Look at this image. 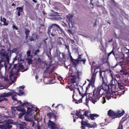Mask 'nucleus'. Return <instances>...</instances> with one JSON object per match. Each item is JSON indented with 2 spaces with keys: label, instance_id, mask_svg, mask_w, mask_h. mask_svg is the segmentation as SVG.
<instances>
[{
  "label": "nucleus",
  "instance_id": "f257e3e1",
  "mask_svg": "<svg viewBox=\"0 0 129 129\" xmlns=\"http://www.w3.org/2000/svg\"><path fill=\"white\" fill-rule=\"evenodd\" d=\"M101 87H98L95 88L93 91V94L89 93L88 95V99L91 101L93 103H95L98 101L101 96L104 95L107 91L102 89Z\"/></svg>",
  "mask_w": 129,
  "mask_h": 129
},
{
  "label": "nucleus",
  "instance_id": "f03ea898",
  "mask_svg": "<svg viewBox=\"0 0 129 129\" xmlns=\"http://www.w3.org/2000/svg\"><path fill=\"white\" fill-rule=\"evenodd\" d=\"M47 33L53 37L57 35L58 33L60 34H64L65 33V31L59 26L55 24H51L48 27Z\"/></svg>",
  "mask_w": 129,
  "mask_h": 129
},
{
  "label": "nucleus",
  "instance_id": "7ed1b4c3",
  "mask_svg": "<svg viewBox=\"0 0 129 129\" xmlns=\"http://www.w3.org/2000/svg\"><path fill=\"white\" fill-rule=\"evenodd\" d=\"M44 67H45L46 69L45 71V72H46L47 71H49V75L48 76V78H50L52 79L51 80V81H52L53 79H54L55 77V74H56L55 73L53 72V71L54 69V68L53 67L52 64H49L48 67L47 63H45L44 64Z\"/></svg>",
  "mask_w": 129,
  "mask_h": 129
},
{
  "label": "nucleus",
  "instance_id": "20e7f679",
  "mask_svg": "<svg viewBox=\"0 0 129 129\" xmlns=\"http://www.w3.org/2000/svg\"><path fill=\"white\" fill-rule=\"evenodd\" d=\"M124 112V110H123L121 112L120 111H118L117 113H115L110 109L108 111V115L109 116L111 117L113 119L117 117H120L123 115Z\"/></svg>",
  "mask_w": 129,
  "mask_h": 129
},
{
  "label": "nucleus",
  "instance_id": "39448f33",
  "mask_svg": "<svg viewBox=\"0 0 129 129\" xmlns=\"http://www.w3.org/2000/svg\"><path fill=\"white\" fill-rule=\"evenodd\" d=\"M111 77L112 78V80H111L110 84H107V85H108L109 86V90H108V91H107L104 94V96L105 95V96L107 95H109L110 94V96H111V93H110V89L111 90L112 92L114 91V90L116 89V86L115 85V79H113V75L112 74L111 75Z\"/></svg>",
  "mask_w": 129,
  "mask_h": 129
},
{
  "label": "nucleus",
  "instance_id": "423d86ee",
  "mask_svg": "<svg viewBox=\"0 0 129 129\" xmlns=\"http://www.w3.org/2000/svg\"><path fill=\"white\" fill-rule=\"evenodd\" d=\"M105 73L104 71H102L100 70V77L101 78H102L103 80L102 84L101 86H99L98 87H101L102 88V89H103L107 91L108 90H109V86L107 85V83L106 82H105L104 80V77H105Z\"/></svg>",
  "mask_w": 129,
  "mask_h": 129
},
{
  "label": "nucleus",
  "instance_id": "0eeeda50",
  "mask_svg": "<svg viewBox=\"0 0 129 129\" xmlns=\"http://www.w3.org/2000/svg\"><path fill=\"white\" fill-rule=\"evenodd\" d=\"M56 57L59 61L62 62L66 61V55L63 53H61L60 51L57 52L56 54Z\"/></svg>",
  "mask_w": 129,
  "mask_h": 129
},
{
  "label": "nucleus",
  "instance_id": "6e6552de",
  "mask_svg": "<svg viewBox=\"0 0 129 129\" xmlns=\"http://www.w3.org/2000/svg\"><path fill=\"white\" fill-rule=\"evenodd\" d=\"M10 92L8 93H4L1 94L0 95V97L1 100H2V102L3 101H7V99L5 98V97H7L10 96Z\"/></svg>",
  "mask_w": 129,
  "mask_h": 129
},
{
  "label": "nucleus",
  "instance_id": "1a4fd4ad",
  "mask_svg": "<svg viewBox=\"0 0 129 129\" xmlns=\"http://www.w3.org/2000/svg\"><path fill=\"white\" fill-rule=\"evenodd\" d=\"M117 83L119 89L123 88V86L126 85L125 83V80H124L122 81H118Z\"/></svg>",
  "mask_w": 129,
  "mask_h": 129
},
{
  "label": "nucleus",
  "instance_id": "9d476101",
  "mask_svg": "<svg viewBox=\"0 0 129 129\" xmlns=\"http://www.w3.org/2000/svg\"><path fill=\"white\" fill-rule=\"evenodd\" d=\"M81 123L82 125L81 127V129H85V126L88 127L89 126L88 125L89 124V123H88L87 122L84 121L83 120H82Z\"/></svg>",
  "mask_w": 129,
  "mask_h": 129
},
{
  "label": "nucleus",
  "instance_id": "9b49d317",
  "mask_svg": "<svg viewBox=\"0 0 129 129\" xmlns=\"http://www.w3.org/2000/svg\"><path fill=\"white\" fill-rule=\"evenodd\" d=\"M51 11L53 12L52 14H51L50 16L52 17L54 16L55 17V19H60V17H58L57 18V16L59 15H58L59 14V13L56 12H54V10H51Z\"/></svg>",
  "mask_w": 129,
  "mask_h": 129
},
{
  "label": "nucleus",
  "instance_id": "f8f14e48",
  "mask_svg": "<svg viewBox=\"0 0 129 129\" xmlns=\"http://www.w3.org/2000/svg\"><path fill=\"white\" fill-rule=\"evenodd\" d=\"M18 93L15 92H10V96H12V100L14 101H17V99L16 98V95Z\"/></svg>",
  "mask_w": 129,
  "mask_h": 129
},
{
  "label": "nucleus",
  "instance_id": "ddd939ff",
  "mask_svg": "<svg viewBox=\"0 0 129 129\" xmlns=\"http://www.w3.org/2000/svg\"><path fill=\"white\" fill-rule=\"evenodd\" d=\"M23 6H22L21 7H17L16 8V9L18 11L17 13L16 14L18 16H19L23 12Z\"/></svg>",
  "mask_w": 129,
  "mask_h": 129
},
{
  "label": "nucleus",
  "instance_id": "4468645a",
  "mask_svg": "<svg viewBox=\"0 0 129 129\" xmlns=\"http://www.w3.org/2000/svg\"><path fill=\"white\" fill-rule=\"evenodd\" d=\"M70 58L71 60L74 65L76 66L77 64L79 63V59H74L71 55H70Z\"/></svg>",
  "mask_w": 129,
  "mask_h": 129
},
{
  "label": "nucleus",
  "instance_id": "2eb2a0df",
  "mask_svg": "<svg viewBox=\"0 0 129 129\" xmlns=\"http://www.w3.org/2000/svg\"><path fill=\"white\" fill-rule=\"evenodd\" d=\"M73 15H72L69 14L67 16V20L69 23H73L72 18Z\"/></svg>",
  "mask_w": 129,
  "mask_h": 129
},
{
  "label": "nucleus",
  "instance_id": "dca6fc26",
  "mask_svg": "<svg viewBox=\"0 0 129 129\" xmlns=\"http://www.w3.org/2000/svg\"><path fill=\"white\" fill-rule=\"evenodd\" d=\"M118 65L120 66L122 68L125 67V62L123 61H122L120 62H118L116 65L113 67V68H115Z\"/></svg>",
  "mask_w": 129,
  "mask_h": 129
},
{
  "label": "nucleus",
  "instance_id": "f3484780",
  "mask_svg": "<svg viewBox=\"0 0 129 129\" xmlns=\"http://www.w3.org/2000/svg\"><path fill=\"white\" fill-rule=\"evenodd\" d=\"M47 115L49 117V119H51L52 117H53L55 120H56V117L57 116L55 115L53 113L50 112L48 113L47 114Z\"/></svg>",
  "mask_w": 129,
  "mask_h": 129
},
{
  "label": "nucleus",
  "instance_id": "a211bd4d",
  "mask_svg": "<svg viewBox=\"0 0 129 129\" xmlns=\"http://www.w3.org/2000/svg\"><path fill=\"white\" fill-rule=\"evenodd\" d=\"M57 42L58 44L60 45L65 44V40L61 37H59L58 39Z\"/></svg>",
  "mask_w": 129,
  "mask_h": 129
},
{
  "label": "nucleus",
  "instance_id": "6ab92c4d",
  "mask_svg": "<svg viewBox=\"0 0 129 129\" xmlns=\"http://www.w3.org/2000/svg\"><path fill=\"white\" fill-rule=\"evenodd\" d=\"M79 94L82 97L79 100H78V102H77L76 103L77 104H78L80 103H81L82 102V99L85 96L86 94H85H85H84L83 93H82L80 90H79Z\"/></svg>",
  "mask_w": 129,
  "mask_h": 129
},
{
  "label": "nucleus",
  "instance_id": "aec40b11",
  "mask_svg": "<svg viewBox=\"0 0 129 129\" xmlns=\"http://www.w3.org/2000/svg\"><path fill=\"white\" fill-rule=\"evenodd\" d=\"M70 77L71 76V81L72 83L74 84L76 82V75H72V74L69 75Z\"/></svg>",
  "mask_w": 129,
  "mask_h": 129
},
{
  "label": "nucleus",
  "instance_id": "412c9836",
  "mask_svg": "<svg viewBox=\"0 0 129 129\" xmlns=\"http://www.w3.org/2000/svg\"><path fill=\"white\" fill-rule=\"evenodd\" d=\"M19 88L18 93L17 95H23L24 94V92H22L23 89L24 88V87L22 86H20L19 87Z\"/></svg>",
  "mask_w": 129,
  "mask_h": 129
},
{
  "label": "nucleus",
  "instance_id": "4be33fe9",
  "mask_svg": "<svg viewBox=\"0 0 129 129\" xmlns=\"http://www.w3.org/2000/svg\"><path fill=\"white\" fill-rule=\"evenodd\" d=\"M99 116V115L96 114H90L89 118L92 120H94L95 119V117H97Z\"/></svg>",
  "mask_w": 129,
  "mask_h": 129
},
{
  "label": "nucleus",
  "instance_id": "5701e85b",
  "mask_svg": "<svg viewBox=\"0 0 129 129\" xmlns=\"http://www.w3.org/2000/svg\"><path fill=\"white\" fill-rule=\"evenodd\" d=\"M6 19L4 17L3 18V19H2V16H1V20L2 22L3 21L4 23V25H6L7 26L8 24V23H7L6 22Z\"/></svg>",
  "mask_w": 129,
  "mask_h": 129
},
{
  "label": "nucleus",
  "instance_id": "b1692460",
  "mask_svg": "<svg viewBox=\"0 0 129 129\" xmlns=\"http://www.w3.org/2000/svg\"><path fill=\"white\" fill-rule=\"evenodd\" d=\"M69 88L71 91H74L75 89H76V88L75 87V85L74 84L72 83L69 86Z\"/></svg>",
  "mask_w": 129,
  "mask_h": 129
},
{
  "label": "nucleus",
  "instance_id": "393cba45",
  "mask_svg": "<svg viewBox=\"0 0 129 129\" xmlns=\"http://www.w3.org/2000/svg\"><path fill=\"white\" fill-rule=\"evenodd\" d=\"M17 110L20 112H22L24 114H25L26 113V110L24 108H19L17 109Z\"/></svg>",
  "mask_w": 129,
  "mask_h": 129
},
{
  "label": "nucleus",
  "instance_id": "a878e982",
  "mask_svg": "<svg viewBox=\"0 0 129 129\" xmlns=\"http://www.w3.org/2000/svg\"><path fill=\"white\" fill-rule=\"evenodd\" d=\"M88 128H90L92 127H96L97 125L95 123H94L93 124L91 125L90 123H89Z\"/></svg>",
  "mask_w": 129,
  "mask_h": 129
},
{
  "label": "nucleus",
  "instance_id": "bb28decb",
  "mask_svg": "<svg viewBox=\"0 0 129 129\" xmlns=\"http://www.w3.org/2000/svg\"><path fill=\"white\" fill-rule=\"evenodd\" d=\"M32 109L30 107H28L27 108V114H29L31 113V112L32 111Z\"/></svg>",
  "mask_w": 129,
  "mask_h": 129
},
{
  "label": "nucleus",
  "instance_id": "cd10ccee",
  "mask_svg": "<svg viewBox=\"0 0 129 129\" xmlns=\"http://www.w3.org/2000/svg\"><path fill=\"white\" fill-rule=\"evenodd\" d=\"M97 73V72H96L95 73L93 72V73L92 74V76L91 77V79L93 80H95V78L96 76V74Z\"/></svg>",
  "mask_w": 129,
  "mask_h": 129
},
{
  "label": "nucleus",
  "instance_id": "c85d7f7f",
  "mask_svg": "<svg viewBox=\"0 0 129 129\" xmlns=\"http://www.w3.org/2000/svg\"><path fill=\"white\" fill-rule=\"evenodd\" d=\"M5 125L7 129H10L12 127L11 125L9 123L5 124Z\"/></svg>",
  "mask_w": 129,
  "mask_h": 129
},
{
  "label": "nucleus",
  "instance_id": "c756f323",
  "mask_svg": "<svg viewBox=\"0 0 129 129\" xmlns=\"http://www.w3.org/2000/svg\"><path fill=\"white\" fill-rule=\"evenodd\" d=\"M123 88H119L120 89L119 90H118V93H120V91H121V93H121V94H123L124 93V92H125V90Z\"/></svg>",
  "mask_w": 129,
  "mask_h": 129
},
{
  "label": "nucleus",
  "instance_id": "7c9ffc66",
  "mask_svg": "<svg viewBox=\"0 0 129 129\" xmlns=\"http://www.w3.org/2000/svg\"><path fill=\"white\" fill-rule=\"evenodd\" d=\"M28 103L27 102H24L23 103H22L21 104V106L22 107L26 106L27 107L28 106Z\"/></svg>",
  "mask_w": 129,
  "mask_h": 129
},
{
  "label": "nucleus",
  "instance_id": "2f4dec72",
  "mask_svg": "<svg viewBox=\"0 0 129 129\" xmlns=\"http://www.w3.org/2000/svg\"><path fill=\"white\" fill-rule=\"evenodd\" d=\"M95 81V80H93V79H91L90 82L88 84H90V86L91 85H94Z\"/></svg>",
  "mask_w": 129,
  "mask_h": 129
},
{
  "label": "nucleus",
  "instance_id": "473e14b6",
  "mask_svg": "<svg viewBox=\"0 0 129 129\" xmlns=\"http://www.w3.org/2000/svg\"><path fill=\"white\" fill-rule=\"evenodd\" d=\"M73 96H72V98L73 99V101H74L75 102V103H76V102H78V100H77L75 98H74V95L75 94V93H76L75 92V91H73Z\"/></svg>",
  "mask_w": 129,
  "mask_h": 129
},
{
  "label": "nucleus",
  "instance_id": "72a5a7b5",
  "mask_svg": "<svg viewBox=\"0 0 129 129\" xmlns=\"http://www.w3.org/2000/svg\"><path fill=\"white\" fill-rule=\"evenodd\" d=\"M25 33L26 35H29L30 31L28 29L25 28Z\"/></svg>",
  "mask_w": 129,
  "mask_h": 129
},
{
  "label": "nucleus",
  "instance_id": "f704fd0d",
  "mask_svg": "<svg viewBox=\"0 0 129 129\" xmlns=\"http://www.w3.org/2000/svg\"><path fill=\"white\" fill-rule=\"evenodd\" d=\"M90 84H88L87 87L86 88V90L85 91V94H87V91L90 88Z\"/></svg>",
  "mask_w": 129,
  "mask_h": 129
},
{
  "label": "nucleus",
  "instance_id": "c9c22d12",
  "mask_svg": "<svg viewBox=\"0 0 129 129\" xmlns=\"http://www.w3.org/2000/svg\"><path fill=\"white\" fill-rule=\"evenodd\" d=\"M83 114H80L79 116L77 118L78 119V118H80L83 120L84 118V116Z\"/></svg>",
  "mask_w": 129,
  "mask_h": 129
},
{
  "label": "nucleus",
  "instance_id": "e433bc0d",
  "mask_svg": "<svg viewBox=\"0 0 129 129\" xmlns=\"http://www.w3.org/2000/svg\"><path fill=\"white\" fill-rule=\"evenodd\" d=\"M88 114V112L87 111H85V112H84V114H83V115H84L85 116H87V117L88 119H89V116H88L87 115V114Z\"/></svg>",
  "mask_w": 129,
  "mask_h": 129
},
{
  "label": "nucleus",
  "instance_id": "4c0bfd02",
  "mask_svg": "<svg viewBox=\"0 0 129 129\" xmlns=\"http://www.w3.org/2000/svg\"><path fill=\"white\" fill-rule=\"evenodd\" d=\"M81 113V111H78L77 110V111L76 112V113L74 114V115H76L77 116H79L80 114Z\"/></svg>",
  "mask_w": 129,
  "mask_h": 129
},
{
  "label": "nucleus",
  "instance_id": "58836bf2",
  "mask_svg": "<svg viewBox=\"0 0 129 129\" xmlns=\"http://www.w3.org/2000/svg\"><path fill=\"white\" fill-rule=\"evenodd\" d=\"M0 128L1 129H7L5 124L4 125H0Z\"/></svg>",
  "mask_w": 129,
  "mask_h": 129
},
{
  "label": "nucleus",
  "instance_id": "ea45409f",
  "mask_svg": "<svg viewBox=\"0 0 129 129\" xmlns=\"http://www.w3.org/2000/svg\"><path fill=\"white\" fill-rule=\"evenodd\" d=\"M80 61H82L83 62V63L84 65H85V64L86 62V59H81L80 60L79 59V62Z\"/></svg>",
  "mask_w": 129,
  "mask_h": 129
},
{
  "label": "nucleus",
  "instance_id": "a19ab883",
  "mask_svg": "<svg viewBox=\"0 0 129 129\" xmlns=\"http://www.w3.org/2000/svg\"><path fill=\"white\" fill-rule=\"evenodd\" d=\"M106 102V100L104 96H103L102 98V102L103 104H104Z\"/></svg>",
  "mask_w": 129,
  "mask_h": 129
},
{
  "label": "nucleus",
  "instance_id": "79ce46f5",
  "mask_svg": "<svg viewBox=\"0 0 129 129\" xmlns=\"http://www.w3.org/2000/svg\"><path fill=\"white\" fill-rule=\"evenodd\" d=\"M117 129H123V125L122 124H121L120 123Z\"/></svg>",
  "mask_w": 129,
  "mask_h": 129
},
{
  "label": "nucleus",
  "instance_id": "37998d69",
  "mask_svg": "<svg viewBox=\"0 0 129 129\" xmlns=\"http://www.w3.org/2000/svg\"><path fill=\"white\" fill-rule=\"evenodd\" d=\"M69 40L71 43L75 45V42L74 40L71 39H70Z\"/></svg>",
  "mask_w": 129,
  "mask_h": 129
},
{
  "label": "nucleus",
  "instance_id": "c03bdc74",
  "mask_svg": "<svg viewBox=\"0 0 129 129\" xmlns=\"http://www.w3.org/2000/svg\"><path fill=\"white\" fill-rule=\"evenodd\" d=\"M31 53V51L30 50L27 51V56H29L30 55V54Z\"/></svg>",
  "mask_w": 129,
  "mask_h": 129
},
{
  "label": "nucleus",
  "instance_id": "a18cd8bd",
  "mask_svg": "<svg viewBox=\"0 0 129 129\" xmlns=\"http://www.w3.org/2000/svg\"><path fill=\"white\" fill-rule=\"evenodd\" d=\"M65 49H67L68 50V52H69V46L68 45H65Z\"/></svg>",
  "mask_w": 129,
  "mask_h": 129
},
{
  "label": "nucleus",
  "instance_id": "49530a36",
  "mask_svg": "<svg viewBox=\"0 0 129 129\" xmlns=\"http://www.w3.org/2000/svg\"><path fill=\"white\" fill-rule=\"evenodd\" d=\"M32 59L31 58H29L27 60V62L29 64L31 63Z\"/></svg>",
  "mask_w": 129,
  "mask_h": 129
},
{
  "label": "nucleus",
  "instance_id": "de8ad7c7",
  "mask_svg": "<svg viewBox=\"0 0 129 129\" xmlns=\"http://www.w3.org/2000/svg\"><path fill=\"white\" fill-rule=\"evenodd\" d=\"M100 67V65L95 66V68L94 70V72H95V71L96 69H99Z\"/></svg>",
  "mask_w": 129,
  "mask_h": 129
},
{
  "label": "nucleus",
  "instance_id": "09e8293b",
  "mask_svg": "<svg viewBox=\"0 0 129 129\" xmlns=\"http://www.w3.org/2000/svg\"><path fill=\"white\" fill-rule=\"evenodd\" d=\"M24 114L23 113H20L19 114V118H20L21 117L23 116V115H24Z\"/></svg>",
  "mask_w": 129,
  "mask_h": 129
},
{
  "label": "nucleus",
  "instance_id": "8fccbe9b",
  "mask_svg": "<svg viewBox=\"0 0 129 129\" xmlns=\"http://www.w3.org/2000/svg\"><path fill=\"white\" fill-rule=\"evenodd\" d=\"M12 71L11 70V72H10V75H9V78L10 79H11V78L13 76H14V74L12 73L11 72Z\"/></svg>",
  "mask_w": 129,
  "mask_h": 129
},
{
  "label": "nucleus",
  "instance_id": "3c124183",
  "mask_svg": "<svg viewBox=\"0 0 129 129\" xmlns=\"http://www.w3.org/2000/svg\"><path fill=\"white\" fill-rule=\"evenodd\" d=\"M18 65L17 64H14L13 66L14 68L15 69H17L18 68Z\"/></svg>",
  "mask_w": 129,
  "mask_h": 129
},
{
  "label": "nucleus",
  "instance_id": "603ef678",
  "mask_svg": "<svg viewBox=\"0 0 129 129\" xmlns=\"http://www.w3.org/2000/svg\"><path fill=\"white\" fill-rule=\"evenodd\" d=\"M39 52V49L37 50L35 53V55H37L38 53Z\"/></svg>",
  "mask_w": 129,
  "mask_h": 129
},
{
  "label": "nucleus",
  "instance_id": "864d4df0",
  "mask_svg": "<svg viewBox=\"0 0 129 129\" xmlns=\"http://www.w3.org/2000/svg\"><path fill=\"white\" fill-rule=\"evenodd\" d=\"M51 49H50L48 53L47 54V56L48 57L51 55Z\"/></svg>",
  "mask_w": 129,
  "mask_h": 129
},
{
  "label": "nucleus",
  "instance_id": "5fc2aeb1",
  "mask_svg": "<svg viewBox=\"0 0 129 129\" xmlns=\"http://www.w3.org/2000/svg\"><path fill=\"white\" fill-rule=\"evenodd\" d=\"M29 40L31 41H34V39L33 38V37L32 36H30L29 38Z\"/></svg>",
  "mask_w": 129,
  "mask_h": 129
},
{
  "label": "nucleus",
  "instance_id": "6e6d98bb",
  "mask_svg": "<svg viewBox=\"0 0 129 129\" xmlns=\"http://www.w3.org/2000/svg\"><path fill=\"white\" fill-rule=\"evenodd\" d=\"M12 27L13 28V29H15L16 30L18 29L17 27H16V26L14 25H13Z\"/></svg>",
  "mask_w": 129,
  "mask_h": 129
},
{
  "label": "nucleus",
  "instance_id": "4d7b16f0",
  "mask_svg": "<svg viewBox=\"0 0 129 129\" xmlns=\"http://www.w3.org/2000/svg\"><path fill=\"white\" fill-rule=\"evenodd\" d=\"M17 103L19 104H20V106L21 107V104H22V103L21 102V101H18L17 102Z\"/></svg>",
  "mask_w": 129,
  "mask_h": 129
},
{
  "label": "nucleus",
  "instance_id": "13d9d810",
  "mask_svg": "<svg viewBox=\"0 0 129 129\" xmlns=\"http://www.w3.org/2000/svg\"><path fill=\"white\" fill-rule=\"evenodd\" d=\"M72 46L74 50H78V48L77 47H74L75 46L72 45Z\"/></svg>",
  "mask_w": 129,
  "mask_h": 129
},
{
  "label": "nucleus",
  "instance_id": "bf43d9fd",
  "mask_svg": "<svg viewBox=\"0 0 129 129\" xmlns=\"http://www.w3.org/2000/svg\"><path fill=\"white\" fill-rule=\"evenodd\" d=\"M81 55H78V58H77V59H79L80 60L82 59L81 58Z\"/></svg>",
  "mask_w": 129,
  "mask_h": 129
},
{
  "label": "nucleus",
  "instance_id": "052dcab7",
  "mask_svg": "<svg viewBox=\"0 0 129 129\" xmlns=\"http://www.w3.org/2000/svg\"><path fill=\"white\" fill-rule=\"evenodd\" d=\"M77 73L78 77H79V76L81 74V73L78 71H77Z\"/></svg>",
  "mask_w": 129,
  "mask_h": 129
},
{
  "label": "nucleus",
  "instance_id": "680f3d73",
  "mask_svg": "<svg viewBox=\"0 0 129 129\" xmlns=\"http://www.w3.org/2000/svg\"><path fill=\"white\" fill-rule=\"evenodd\" d=\"M120 58L121 59H124V54H122V56L120 57Z\"/></svg>",
  "mask_w": 129,
  "mask_h": 129
},
{
  "label": "nucleus",
  "instance_id": "e2e57ef3",
  "mask_svg": "<svg viewBox=\"0 0 129 129\" xmlns=\"http://www.w3.org/2000/svg\"><path fill=\"white\" fill-rule=\"evenodd\" d=\"M48 57L49 59H50V61L52 60V58L51 55L50 56H48Z\"/></svg>",
  "mask_w": 129,
  "mask_h": 129
},
{
  "label": "nucleus",
  "instance_id": "0e129e2a",
  "mask_svg": "<svg viewBox=\"0 0 129 129\" xmlns=\"http://www.w3.org/2000/svg\"><path fill=\"white\" fill-rule=\"evenodd\" d=\"M86 81H85V82L83 84V85L82 86H80V88L82 90H83V86L84 85H85V84L86 83Z\"/></svg>",
  "mask_w": 129,
  "mask_h": 129
},
{
  "label": "nucleus",
  "instance_id": "69168bd1",
  "mask_svg": "<svg viewBox=\"0 0 129 129\" xmlns=\"http://www.w3.org/2000/svg\"><path fill=\"white\" fill-rule=\"evenodd\" d=\"M110 52H111V53H112L114 55V51H113V49L112 51H111Z\"/></svg>",
  "mask_w": 129,
  "mask_h": 129
},
{
  "label": "nucleus",
  "instance_id": "338daca9",
  "mask_svg": "<svg viewBox=\"0 0 129 129\" xmlns=\"http://www.w3.org/2000/svg\"><path fill=\"white\" fill-rule=\"evenodd\" d=\"M120 73L122 74H123L124 73V72L122 70H120Z\"/></svg>",
  "mask_w": 129,
  "mask_h": 129
},
{
  "label": "nucleus",
  "instance_id": "774afa93",
  "mask_svg": "<svg viewBox=\"0 0 129 129\" xmlns=\"http://www.w3.org/2000/svg\"><path fill=\"white\" fill-rule=\"evenodd\" d=\"M29 37V35H26L25 37V39H27Z\"/></svg>",
  "mask_w": 129,
  "mask_h": 129
}]
</instances>
